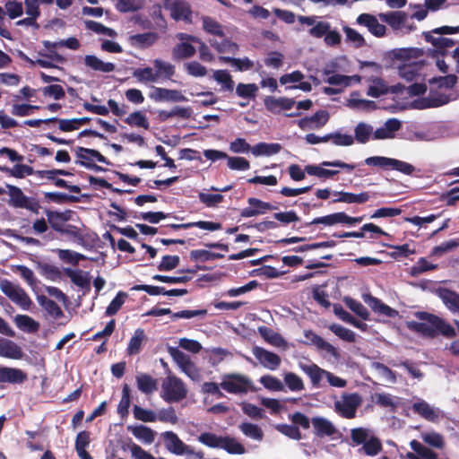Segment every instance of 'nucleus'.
I'll use <instances>...</instances> for the list:
<instances>
[{
	"mask_svg": "<svg viewBox=\"0 0 459 459\" xmlns=\"http://www.w3.org/2000/svg\"><path fill=\"white\" fill-rule=\"evenodd\" d=\"M401 128V122L396 118H390L374 132V139L385 140L394 137L395 132Z\"/></svg>",
	"mask_w": 459,
	"mask_h": 459,
	"instance_id": "bb28decb",
	"label": "nucleus"
},
{
	"mask_svg": "<svg viewBox=\"0 0 459 459\" xmlns=\"http://www.w3.org/2000/svg\"><path fill=\"white\" fill-rule=\"evenodd\" d=\"M169 9L173 19L190 22L191 11L186 3L175 1L170 4Z\"/></svg>",
	"mask_w": 459,
	"mask_h": 459,
	"instance_id": "f704fd0d",
	"label": "nucleus"
},
{
	"mask_svg": "<svg viewBox=\"0 0 459 459\" xmlns=\"http://www.w3.org/2000/svg\"><path fill=\"white\" fill-rule=\"evenodd\" d=\"M298 21L303 24L310 27L308 33L313 38H322L325 37L326 32L331 28V24L329 22L323 20L319 16H298Z\"/></svg>",
	"mask_w": 459,
	"mask_h": 459,
	"instance_id": "2eb2a0df",
	"label": "nucleus"
},
{
	"mask_svg": "<svg viewBox=\"0 0 459 459\" xmlns=\"http://www.w3.org/2000/svg\"><path fill=\"white\" fill-rule=\"evenodd\" d=\"M149 98L156 102L160 101H185L186 99L178 90H169L165 88L152 86L149 92Z\"/></svg>",
	"mask_w": 459,
	"mask_h": 459,
	"instance_id": "aec40b11",
	"label": "nucleus"
},
{
	"mask_svg": "<svg viewBox=\"0 0 459 459\" xmlns=\"http://www.w3.org/2000/svg\"><path fill=\"white\" fill-rule=\"evenodd\" d=\"M373 127L366 123H359L354 129V141L356 140L359 143H366L370 139V136H374Z\"/></svg>",
	"mask_w": 459,
	"mask_h": 459,
	"instance_id": "5fc2aeb1",
	"label": "nucleus"
},
{
	"mask_svg": "<svg viewBox=\"0 0 459 459\" xmlns=\"http://www.w3.org/2000/svg\"><path fill=\"white\" fill-rule=\"evenodd\" d=\"M77 156L85 160L89 161H99L101 163H108L106 158L98 151L92 149H87L83 147H79L76 151Z\"/></svg>",
	"mask_w": 459,
	"mask_h": 459,
	"instance_id": "bf43d9fd",
	"label": "nucleus"
},
{
	"mask_svg": "<svg viewBox=\"0 0 459 459\" xmlns=\"http://www.w3.org/2000/svg\"><path fill=\"white\" fill-rule=\"evenodd\" d=\"M252 353L260 364L270 370H276L281 362V358L267 350L255 346L252 349Z\"/></svg>",
	"mask_w": 459,
	"mask_h": 459,
	"instance_id": "a211bd4d",
	"label": "nucleus"
},
{
	"mask_svg": "<svg viewBox=\"0 0 459 459\" xmlns=\"http://www.w3.org/2000/svg\"><path fill=\"white\" fill-rule=\"evenodd\" d=\"M334 199L333 203H344V204H364L370 199V195L368 192H361L359 194H354L343 191H334L333 193Z\"/></svg>",
	"mask_w": 459,
	"mask_h": 459,
	"instance_id": "b1692460",
	"label": "nucleus"
},
{
	"mask_svg": "<svg viewBox=\"0 0 459 459\" xmlns=\"http://www.w3.org/2000/svg\"><path fill=\"white\" fill-rule=\"evenodd\" d=\"M362 73L361 79L368 83L367 94L372 98H378L387 92L388 88L385 81L381 78L382 66L375 62H363L360 65Z\"/></svg>",
	"mask_w": 459,
	"mask_h": 459,
	"instance_id": "7ed1b4c3",
	"label": "nucleus"
},
{
	"mask_svg": "<svg viewBox=\"0 0 459 459\" xmlns=\"http://www.w3.org/2000/svg\"><path fill=\"white\" fill-rule=\"evenodd\" d=\"M248 206L241 211V216L245 218L255 217L265 213L266 211L273 210L274 207L269 203L261 201L255 197L247 199Z\"/></svg>",
	"mask_w": 459,
	"mask_h": 459,
	"instance_id": "4be33fe9",
	"label": "nucleus"
},
{
	"mask_svg": "<svg viewBox=\"0 0 459 459\" xmlns=\"http://www.w3.org/2000/svg\"><path fill=\"white\" fill-rule=\"evenodd\" d=\"M203 29L209 34L218 36L220 38L224 37V31L222 26L214 19L204 16L202 18Z\"/></svg>",
	"mask_w": 459,
	"mask_h": 459,
	"instance_id": "4d7b16f0",
	"label": "nucleus"
},
{
	"mask_svg": "<svg viewBox=\"0 0 459 459\" xmlns=\"http://www.w3.org/2000/svg\"><path fill=\"white\" fill-rule=\"evenodd\" d=\"M158 36L154 32H145L142 34H134L129 37V41L135 48H148L155 43Z\"/></svg>",
	"mask_w": 459,
	"mask_h": 459,
	"instance_id": "4c0bfd02",
	"label": "nucleus"
},
{
	"mask_svg": "<svg viewBox=\"0 0 459 459\" xmlns=\"http://www.w3.org/2000/svg\"><path fill=\"white\" fill-rule=\"evenodd\" d=\"M169 352L178 367L194 381H199L200 372L190 357L178 348H169Z\"/></svg>",
	"mask_w": 459,
	"mask_h": 459,
	"instance_id": "9b49d317",
	"label": "nucleus"
},
{
	"mask_svg": "<svg viewBox=\"0 0 459 459\" xmlns=\"http://www.w3.org/2000/svg\"><path fill=\"white\" fill-rule=\"evenodd\" d=\"M146 341V335L142 328H138L134 332L131 337L126 351L128 355H136L141 351L142 346Z\"/></svg>",
	"mask_w": 459,
	"mask_h": 459,
	"instance_id": "58836bf2",
	"label": "nucleus"
},
{
	"mask_svg": "<svg viewBox=\"0 0 459 459\" xmlns=\"http://www.w3.org/2000/svg\"><path fill=\"white\" fill-rule=\"evenodd\" d=\"M258 332L261 334V336L270 344L280 348L286 347L287 342H285V340L273 330L265 326H261L258 328Z\"/></svg>",
	"mask_w": 459,
	"mask_h": 459,
	"instance_id": "37998d69",
	"label": "nucleus"
},
{
	"mask_svg": "<svg viewBox=\"0 0 459 459\" xmlns=\"http://www.w3.org/2000/svg\"><path fill=\"white\" fill-rule=\"evenodd\" d=\"M152 63L159 79L162 76L169 78L174 74L175 69L170 63L161 59H154Z\"/></svg>",
	"mask_w": 459,
	"mask_h": 459,
	"instance_id": "e2e57ef3",
	"label": "nucleus"
},
{
	"mask_svg": "<svg viewBox=\"0 0 459 459\" xmlns=\"http://www.w3.org/2000/svg\"><path fill=\"white\" fill-rule=\"evenodd\" d=\"M446 307L459 316V295L448 290H443L439 294Z\"/></svg>",
	"mask_w": 459,
	"mask_h": 459,
	"instance_id": "49530a36",
	"label": "nucleus"
},
{
	"mask_svg": "<svg viewBox=\"0 0 459 459\" xmlns=\"http://www.w3.org/2000/svg\"><path fill=\"white\" fill-rule=\"evenodd\" d=\"M0 356L13 359L22 357V349L13 341L0 339Z\"/></svg>",
	"mask_w": 459,
	"mask_h": 459,
	"instance_id": "2f4dec72",
	"label": "nucleus"
},
{
	"mask_svg": "<svg viewBox=\"0 0 459 459\" xmlns=\"http://www.w3.org/2000/svg\"><path fill=\"white\" fill-rule=\"evenodd\" d=\"M345 61V58L342 57L336 58L335 60L327 64L323 71V74L325 76V82L330 85L341 89V91H342L345 88L359 84L361 82L360 75L355 74L349 76L339 74L341 71H346L342 65V64Z\"/></svg>",
	"mask_w": 459,
	"mask_h": 459,
	"instance_id": "f03ea898",
	"label": "nucleus"
},
{
	"mask_svg": "<svg viewBox=\"0 0 459 459\" xmlns=\"http://www.w3.org/2000/svg\"><path fill=\"white\" fill-rule=\"evenodd\" d=\"M0 290L22 310H31L33 302L28 293L20 285L4 279L0 281Z\"/></svg>",
	"mask_w": 459,
	"mask_h": 459,
	"instance_id": "0eeeda50",
	"label": "nucleus"
},
{
	"mask_svg": "<svg viewBox=\"0 0 459 459\" xmlns=\"http://www.w3.org/2000/svg\"><path fill=\"white\" fill-rule=\"evenodd\" d=\"M8 195L10 196L9 204L13 207L28 209L31 212H37L39 204L31 203L30 199L22 193L21 188L7 185Z\"/></svg>",
	"mask_w": 459,
	"mask_h": 459,
	"instance_id": "f3484780",
	"label": "nucleus"
},
{
	"mask_svg": "<svg viewBox=\"0 0 459 459\" xmlns=\"http://www.w3.org/2000/svg\"><path fill=\"white\" fill-rule=\"evenodd\" d=\"M37 268L39 273L49 281H56L61 279V271L55 265L46 263H39Z\"/></svg>",
	"mask_w": 459,
	"mask_h": 459,
	"instance_id": "8fccbe9b",
	"label": "nucleus"
},
{
	"mask_svg": "<svg viewBox=\"0 0 459 459\" xmlns=\"http://www.w3.org/2000/svg\"><path fill=\"white\" fill-rule=\"evenodd\" d=\"M37 301L52 318L57 319L63 316V312L60 307L55 301L47 298L46 296H38Z\"/></svg>",
	"mask_w": 459,
	"mask_h": 459,
	"instance_id": "ea45409f",
	"label": "nucleus"
},
{
	"mask_svg": "<svg viewBox=\"0 0 459 459\" xmlns=\"http://www.w3.org/2000/svg\"><path fill=\"white\" fill-rule=\"evenodd\" d=\"M394 65L422 64L423 51L418 48H397L393 50Z\"/></svg>",
	"mask_w": 459,
	"mask_h": 459,
	"instance_id": "4468645a",
	"label": "nucleus"
},
{
	"mask_svg": "<svg viewBox=\"0 0 459 459\" xmlns=\"http://www.w3.org/2000/svg\"><path fill=\"white\" fill-rule=\"evenodd\" d=\"M283 379L285 385L291 392H301L305 389V384L302 378L295 373H285Z\"/></svg>",
	"mask_w": 459,
	"mask_h": 459,
	"instance_id": "13d9d810",
	"label": "nucleus"
},
{
	"mask_svg": "<svg viewBox=\"0 0 459 459\" xmlns=\"http://www.w3.org/2000/svg\"><path fill=\"white\" fill-rule=\"evenodd\" d=\"M173 229H188L191 227H196L201 230L215 231L221 229V225L217 222L199 221L195 222L185 223V224H172Z\"/></svg>",
	"mask_w": 459,
	"mask_h": 459,
	"instance_id": "864d4df0",
	"label": "nucleus"
},
{
	"mask_svg": "<svg viewBox=\"0 0 459 459\" xmlns=\"http://www.w3.org/2000/svg\"><path fill=\"white\" fill-rule=\"evenodd\" d=\"M220 59L223 62L230 63L232 66H234L238 71H247L254 66L253 61H251L247 57L244 58H233L228 56H221Z\"/></svg>",
	"mask_w": 459,
	"mask_h": 459,
	"instance_id": "0e129e2a",
	"label": "nucleus"
},
{
	"mask_svg": "<svg viewBox=\"0 0 459 459\" xmlns=\"http://www.w3.org/2000/svg\"><path fill=\"white\" fill-rule=\"evenodd\" d=\"M382 22L389 24L394 30L403 33L410 32L415 29L412 22H409L408 16L403 12H389L379 14Z\"/></svg>",
	"mask_w": 459,
	"mask_h": 459,
	"instance_id": "ddd939ff",
	"label": "nucleus"
},
{
	"mask_svg": "<svg viewBox=\"0 0 459 459\" xmlns=\"http://www.w3.org/2000/svg\"><path fill=\"white\" fill-rule=\"evenodd\" d=\"M240 431L248 438L255 441H262L264 438V431L256 425L250 422H243L239 425Z\"/></svg>",
	"mask_w": 459,
	"mask_h": 459,
	"instance_id": "de8ad7c7",
	"label": "nucleus"
},
{
	"mask_svg": "<svg viewBox=\"0 0 459 459\" xmlns=\"http://www.w3.org/2000/svg\"><path fill=\"white\" fill-rule=\"evenodd\" d=\"M13 271L15 273H18L29 286L31 288L37 285V279L34 275V273L31 269L28 268L25 265L18 264L13 266Z\"/></svg>",
	"mask_w": 459,
	"mask_h": 459,
	"instance_id": "69168bd1",
	"label": "nucleus"
},
{
	"mask_svg": "<svg viewBox=\"0 0 459 459\" xmlns=\"http://www.w3.org/2000/svg\"><path fill=\"white\" fill-rule=\"evenodd\" d=\"M48 221L50 226L56 231H63L64 222L69 220L67 213L48 211Z\"/></svg>",
	"mask_w": 459,
	"mask_h": 459,
	"instance_id": "6e6d98bb",
	"label": "nucleus"
},
{
	"mask_svg": "<svg viewBox=\"0 0 459 459\" xmlns=\"http://www.w3.org/2000/svg\"><path fill=\"white\" fill-rule=\"evenodd\" d=\"M396 67L398 69L399 75L407 82H411L416 80L420 75L422 64L397 65Z\"/></svg>",
	"mask_w": 459,
	"mask_h": 459,
	"instance_id": "a18cd8bd",
	"label": "nucleus"
},
{
	"mask_svg": "<svg viewBox=\"0 0 459 459\" xmlns=\"http://www.w3.org/2000/svg\"><path fill=\"white\" fill-rule=\"evenodd\" d=\"M127 429L144 445H151L155 440L156 432L147 426H128Z\"/></svg>",
	"mask_w": 459,
	"mask_h": 459,
	"instance_id": "c85d7f7f",
	"label": "nucleus"
},
{
	"mask_svg": "<svg viewBox=\"0 0 459 459\" xmlns=\"http://www.w3.org/2000/svg\"><path fill=\"white\" fill-rule=\"evenodd\" d=\"M136 384L138 389L146 394H152L157 389L156 380L147 374L137 375Z\"/></svg>",
	"mask_w": 459,
	"mask_h": 459,
	"instance_id": "09e8293b",
	"label": "nucleus"
},
{
	"mask_svg": "<svg viewBox=\"0 0 459 459\" xmlns=\"http://www.w3.org/2000/svg\"><path fill=\"white\" fill-rule=\"evenodd\" d=\"M65 273L71 279V281L80 288L90 289L91 278L88 273L81 270H73L70 268L65 269Z\"/></svg>",
	"mask_w": 459,
	"mask_h": 459,
	"instance_id": "e433bc0d",
	"label": "nucleus"
},
{
	"mask_svg": "<svg viewBox=\"0 0 459 459\" xmlns=\"http://www.w3.org/2000/svg\"><path fill=\"white\" fill-rule=\"evenodd\" d=\"M185 383L176 376L168 375L162 381L160 397L168 403H175L186 397Z\"/></svg>",
	"mask_w": 459,
	"mask_h": 459,
	"instance_id": "39448f33",
	"label": "nucleus"
},
{
	"mask_svg": "<svg viewBox=\"0 0 459 459\" xmlns=\"http://www.w3.org/2000/svg\"><path fill=\"white\" fill-rule=\"evenodd\" d=\"M312 425L315 434L318 437L331 436L336 432L333 422L323 417L313 418Z\"/></svg>",
	"mask_w": 459,
	"mask_h": 459,
	"instance_id": "7c9ffc66",
	"label": "nucleus"
},
{
	"mask_svg": "<svg viewBox=\"0 0 459 459\" xmlns=\"http://www.w3.org/2000/svg\"><path fill=\"white\" fill-rule=\"evenodd\" d=\"M27 379V375L19 368L1 367L0 382L21 384Z\"/></svg>",
	"mask_w": 459,
	"mask_h": 459,
	"instance_id": "c756f323",
	"label": "nucleus"
},
{
	"mask_svg": "<svg viewBox=\"0 0 459 459\" xmlns=\"http://www.w3.org/2000/svg\"><path fill=\"white\" fill-rule=\"evenodd\" d=\"M281 149L279 143H259L254 145L251 149V152L254 156H271L278 153Z\"/></svg>",
	"mask_w": 459,
	"mask_h": 459,
	"instance_id": "79ce46f5",
	"label": "nucleus"
},
{
	"mask_svg": "<svg viewBox=\"0 0 459 459\" xmlns=\"http://www.w3.org/2000/svg\"><path fill=\"white\" fill-rule=\"evenodd\" d=\"M177 39L179 40V43L172 50L174 58L186 59L195 54L196 48L194 44H198V38L186 33H178Z\"/></svg>",
	"mask_w": 459,
	"mask_h": 459,
	"instance_id": "f8f14e48",
	"label": "nucleus"
},
{
	"mask_svg": "<svg viewBox=\"0 0 459 459\" xmlns=\"http://www.w3.org/2000/svg\"><path fill=\"white\" fill-rule=\"evenodd\" d=\"M295 105L292 99L266 97L264 99L265 108L273 113H280L281 110H290Z\"/></svg>",
	"mask_w": 459,
	"mask_h": 459,
	"instance_id": "cd10ccee",
	"label": "nucleus"
},
{
	"mask_svg": "<svg viewBox=\"0 0 459 459\" xmlns=\"http://www.w3.org/2000/svg\"><path fill=\"white\" fill-rule=\"evenodd\" d=\"M125 121L132 126L143 127L144 129H148L150 126L148 118L140 111L131 113Z\"/></svg>",
	"mask_w": 459,
	"mask_h": 459,
	"instance_id": "774afa93",
	"label": "nucleus"
},
{
	"mask_svg": "<svg viewBox=\"0 0 459 459\" xmlns=\"http://www.w3.org/2000/svg\"><path fill=\"white\" fill-rule=\"evenodd\" d=\"M455 100H456V96L453 93L446 94L431 91L428 97L418 101L416 107L419 108H437Z\"/></svg>",
	"mask_w": 459,
	"mask_h": 459,
	"instance_id": "6ab92c4d",
	"label": "nucleus"
},
{
	"mask_svg": "<svg viewBox=\"0 0 459 459\" xmlns=\"http://www.w3.org/2000/svg\"><path fill=\"white\" fill-rule=\"evenodd\" d=\"M362 299L364 302L368 304L376 313L384 315L388 317H395L398 315V312L395 309L384 304L380 299L373 297L368 293L363 294Z\"/></svg>",
	"mask_w": 459,
	"mask_h": 459,
	"instance_id": "393cba45",
	"label": "nucleus"
},
{
	"mask_svg": "<svg viewBox=\"0 0 459 459\" xmlns=\"http://www.w3.org/2000/svg\"><path fill=\"white\" fill-rule=\"evenodd\" d=\"M311 224H323L325 226H333L335 224H346V213L339 212L325 216L315 218Z\"/></svg>",
	"mask_w": 459,
	"mask_h": 459,
	"instance_id": "c03bdc74",
	"label": "nucleus"
},
{
	"mask_svg": "<svg viewBox=\"0 0 459 459\" xmlns=\"http://www.w3.org/2000/svg\"><path fill=\"white\" fill-rule=\"evenodd\" d=\"M415 316L420 321H408L406 325L409 329L429 337L438 333L447 338L455 336V330L437 316L427 312H417Z\"/></svg>",
	"mask_w": 459,
	"mask_h": 459,
	"instance_id": "f257e3e1",
	"label": "nucleus"
},
{
	"mask_svg": "<svg viewBox=\"0 0 459 459\" xmlns=\"http://www.w3.org/2000/svg\"><path fill=\"white\" fill-rule=\"evenodd\" d=\"M414 413L430 422H437L442 417L440 409L429 404L423 399H415L411 404Z\"/></svg>",
	"mask_w": 459,
	"mask_h": 459,
	"instance_id": "dca6fc26",
	"label": "nucleus"
},
{
	"mask_svg": "<svg viewBox=\"0 0 459 459\" xmlns=\"http://www.w3.org/2000/svg\"><path fill=\"white\" fill-rule=\"evenodd\" d=\"M212 78L220 84L223 90L232 91L234 88V82L231 75L227 70H216L213 72Z\"/></svg>",
	"mask_w": 459,
	"mask_h": 459,
	"instance_id": "052dcab7",
	"label": "nucleus"
},
{
	"mask_svg": "<svg viewBox=\"0 0 459 459\" xmlns=\"http://www.w3.org/2000/svg\"><path fill=\"white\" fill-rule=\"evenodd\" d=\"M13 322L18 329L26 333H34L39 329V323L27 315H16Z\"/></svg>",
	"mask_w": 459,
	"mask_h": 459,
	"instance_id": "72a5a7b5",
	"label": "nucleus"
},
{
	"mask_svg": "<svg viewBox=\"0 0 459 459\" xmlns=\"http://www.w3.org/2000/svg\"><path fill=\"white\" fill-rule=\"evenodd\" d=\"M371 367L381 380L390 384H394L396 382L394 372L385 365L379 362H374Z\"/></svg>",
	"mask_w": 459,
	"mask_h": 459,
	"instance_id": "603ef678",
	"label": "nucleus"
},
{
	"mask_svg": "<svg viewBox=\"0 0 459 459\" xmlns=\"http://www.w3.org/2000/svg\"><path fill=\"white\" fill-rule=\"evenodd\" d=\"M83 63L89 69L100 72V73H111L116 69L115 64L111 62H105L95 55H86L83 59Z\"/></svg>",
	"mask_w": 459,
	"mask_h": 459,
	"instance_id": "a878e982",
	"label": "nucleus"
},
{
	"mask_svg": "<svg viewBox=\"0 0 459 459\" xmlns=\"http://www.w3.org/2000/svg\"><path fill=\"white\" fill-rule=\"evenodd\" d=\"M357 24L366 27L376 37H383L385 34V26L380 23L377 18L369 13H361L357 17Z\"/></svg>",
	"mask_w": 459,
	"mask_h": 459,
	"instance_id": "412c9836",
	"label": "nucleus"
},
{
	"mask_svg": "<svg viewBox=\"0 0 459 459\" xmlns=\"http://www.w3.org/2000/svg\"><path fill=\"white\" fill-rule=\"evenodd\" d=\"M410 446L415 453H408V459H437V455L432 450L417 440L411 441Z\"/></svg>",
	"mask_w": 459,
	"mask_h": 459,
	"instance_id": "473e14b6",
	"label": "nucleus"
},
{
	"mask_svg": "<svg viewBox=\"0 0 459 459\" xmlns=\"http://www.w3.org/2000/svg\"><path fill=\"white\" fill-rule=\"evenodd\" d=\"M299 367L310 378L311 384L315 387H319L321 381L327 375V370L319 368L314 363L299 362Z\"/></svg>",
	"mask_w": 459,
	"mask_h": 459,
	"instance_id": "5701e85b",
	"label": "nucleus"
},
{
	"mask_svg": "<svg viewBox=\"0 0 459 459\" xmlns=\"http://www.w3.org/2000/svg\"><path fill=\"white\" fill-rule=\"evenodd\" d=\"M211 46L215 48L219 53H231L235 54L238 49V46L228 39L221 38V40L211 39Z\"/></svg>",
	"mask_w": 459,
	"mask_h": 459,
	"instance_id": "3c124183",
	"label": "nucleus"
},
{
	"mask_svg": "<svg viewBox=\"0 0 459 459\" xmlns=\"http://www.w3.org/2000/svg\"><path fill=\"white\" fill-rule=\"evenodd\" d=\"M345 305L355 314H357L359 317L364 320H368L369 316V313L368 309L359 301L351 298L345 297L343 299Z\"/></svg>",
	"mask_w": 459,
	"mask_h": 459,
	"instance_id": "680f3d73",
	"label": "nucleus"
},
{
	"mask_svg": "<svg viewBox=\"0 0 459 459\" xmlns=\"http://www.w3.org/2000/svg\"><path fill=\"white\" fill-rule=\"evenodd\" d=\"M198 441L212 448H221L231 455H243L246 453L244 446L235 437L218 436L211 432L199 435Z\"/></svg>",
	"mask_w": 459,
	"mask_h": 459,
	"instance_id": "20e7f679",
	"label": "nucleus"
},
{
	"mask_svg": "<svg viewBox=\"0 0 459 459\" xmlns=\"http://www.w3.org/2000/svg\"><path fill=\"white\" fill-rule=\"evenodd\" d=\"M133 77L140 83H156L159 82L158 74L152 67H139L134 70Z\"/></svg>",
	"mask_w": 459,
	"mask_h": 459,
	"instance_id": "c9c22d12",
	"label": "nucleus"
},
{
	"mask_svg": "<svg viewBox=\"0 0 459 459\" xmlns=\"http://www.w3.org/2000/svg\"><path fill=\"white\" fill-rule=\"evenodd\" d=\"M324 167L343 169L348 171H351L355 169L354 164L345 163L342 160H334L323 161L320 165H307L305 167V171L310 176H316L324 179L332 178L339 173L338 169H330Z\"/></svg>",
	"mask_w": 459,
	"mask_h": 459,
	"instance_id": "6e6552de",
	"label": "nucleus"
},
{
	"mask_svg": "<svg viewBox=\"0 0 459 459\" xmlns=\"http://www.w3.org/2000/svg\"><path fill=\"white\" fill-rule=\"evenodd\" d=\"M363 399L358 393H343L333 403V411L345 419H354Z\"/></svg>",
	"mask_w": 459,
	"mask_h": 459,
	"instance_id": "423d86ee",
	"label": "nucleus"
},
{
	"mask_svg": "<svg viewBox=\"0 0 459 459\" xmlns=\"http://www.w3.org/2000/svg\"><path fill=\"white\" fill-rule=\"evenodd\" d=\"M457 82L455 74H448L443 77H434L429 80L431 85L438 89H451Z\"/></svg>",
	"mask_w": 459,
	"mask_h": 459,
	"instance_id": "338daca9",
	"label": "nucleus"
},
{
	"mask_svg": "<svg viewBox=\"0 0 459 459\" xmlns=\"http://www.w3.org/2000/svg\"><path fill=\"white\" fill-rule=\"evenodd\" d=\"M166 448L176 455H186L195 457V459H202L203 455L200 452H195L189 446L183 443L177 434L172 431H166L162 434Z\"/></svg>",
	"mask_w": 459,
	"mask_h": 459,
	"instance_id": "9d476101",
	"label": "nucleus"
},
{
	"mask_svg": "<svg viewBox=\"0 0 459 459\" xmlns=\"http://www.w3.org/2000/svg\"><path fill=\"white\" fill-rule=\"evenodd\" d=\"M221 387L230 394H245L253 389V385L251 379L245 375L226 374L221 377Z\"/></svg>",
	"mask_w": 459,
	"mask_h": 459,
	"instance_id": "1a4fd4ad",
	"label": "nucleus"
},
{
	"mask_svg": "<svg viewBox=\"0 0 459 459\" xmlns=\"http://www.w3.org/2000/svg\"><path fill=\"white\" fill-rule=\"evenodd\" d=\"M442 35L435 32V29L432 31L424 33L425 39L438 50L451 48L454 45V41L451 39L443 38Z\"/></svg>",
	"mask_w": 459,
	"mask_h": 459,
	"instance_id": "a19ab883",
	"label": "nucleus"
}]
</instances>
